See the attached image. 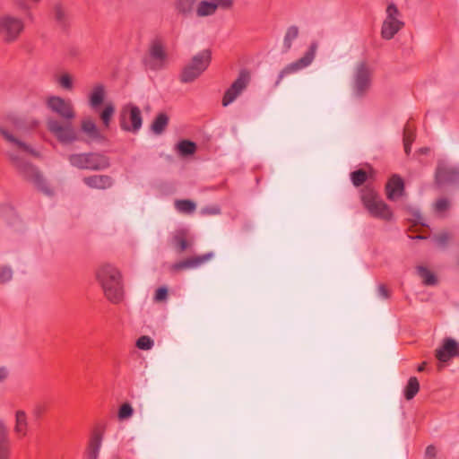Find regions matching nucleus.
<instances>
[{
	"label": "nucleus",
	"mask_w": 459,
	"mask_h": 459,
	"mask_svg": "<svg viewBox=\"0 0 459 459\" xmlns=\"http://www.w3.org/2000/svg\"><path fill=\"white\" fill-rule=\"evenodd\" d=\"M96 277L101 285L106 298L112 303L122 301L124 296L122 276L112 264H103L96 272Z\"/></svg>",
	"instance_id": "f257e3e1"
},
{
	"label": "nucleus",
	"mask_w": 459,
	"mask_h": 459,
	"mask_svg": "<svg viewBox=\"0 0 459 459\" xmlns=\"http://www.w3.org/2000/svg\"><path fill=\"white\" fill-rule=\"evenodd\" d=\"M361 201L371 216L384 221H390L393 218L391 208L374 189L368 186L363 188Z\"/></svg>",
	"instance_id": "f03ea898"
},
{
	"label": "nucleus",
	"mask_w": 459,
	"mask_h": 459,
	"mask_svg": "<svg viewBox=\"0 0 459 459\" xmlns=\"http://www.w3.org/2000/svg\"><path fill=\"white\" fill-rule=\"evenodd\" d=\"M68 160L74 167L79 169L104 170L110 167V160L100 152L75 153L68 157Z\"/></svg>",
	"instance_id": "7ed1b4c3"
},
{
	"label": "nucleus",
	"mask_w": 459,
	"mask_h": 459,
	"mask_svg": "<svg viewBox=\"0 0 459 459\" xmlns=\"http://www.w3.org/2000/svg\"><path fill=\"white\" fill-rule=\"evenodd\" d=\"M169 56L161 39L155 38L151 40L147 53L143 57V64L146 69L160 71L166 68Z\"/></svg>",
	"instance_id": "20e7f679"
},
{
	"label": "nucleus",
	"mask_w": 459,
	"mask_h": 459,
	"mask_svg": "<svg viewBox=\"0 0 459 459\" xmlns=\"http://www.w3.org/2000/svg\"><path fill=\"white\" fill-rule=\"evenodd\" d=\"M210 62L211 51L208 49H204L194 56L192 61L183 68L180 81L184 83L195 81L207 69Z\"/></svg>",
	"instance_id": "39448f33"
},
{
	"label": "nucleus",
	"mask_w": 459,
	"mask_h": 459,
	"mask_svg": "<svg viewBox=\"0 0 459 459\" xmlns=\"http://www.w3.org/2000/svg\"><path fill=\"white\" fill-rule=\"evenodd\" d=\"M13 161L18 172L26 180L32 182L44 194L48 195L52 194V190L48 187L46 179L36 166L19 158H13Z\"/></svg>",
	"instance_id": "423d86ee"
},
{
	"label": "nucleus",
	"mask_w": 459,
	"mask_h": 459,
	"mask_svg": "<svg viewBox=\"0 0 459 459\" xmlns=\"http://www.w3.org/2000/svg\"><path fill=\"white\" fill-rule=\"evenodd\" d=\"M24 28V21L20 17L11 13H4L0 16V36L6 43L17 40Z\"/></svg>",
	"instance_id": "0eeeda50"
},
{
	"label": "nucleus",
	"mask_w": 459,
	"mask_h": 459,
	"mask_svg": "<svg viewBox=\"0 0 459 459\" xmlns=\"http://www.w3.org/2000/svg\"><path fill=\"white\" fill-rule=\"evenodd\" d=\"M400 15L401 13L394 3L387 5L386 17L381 28V37L384 39H392L404 27V22L399 19Z\"/></svg>",
	"instance_id": "6e6552de"
},
{
	"label": "nucleus",
	"mask_w": 459,
	"mask_h": 459,
	"mask_svg": "<svg viewBox=\"0 0 459 459\" xmlns=\"http://www.w3.org/2000/svg\"><path fill=\"white\" fill-rule=\"evenodd\" d=\"M119 124L120 127L124 131L133 133L138 132L143 124L140 108L133 104H128L123 107L119 114Z\"/></svg>",
	"instance_id": "1a4fd4ad"
},
{
	"label": "nucleus",
	"mask_w": 459,
	"mask_h": 459,
	"mask_svg": "<svg viewBox=\"0 0 459 459\" xmlns=\"http://www.w3.org/2000/svg\"><path fill=\"white\" fill-rule=\"evenodd\" d=\"M317 49V43L312 42L308 48V49L306 51L304 56L300 57L299 59L296 60L295 62H292L289 65H287L280 73L278 75V78L275 82V86H278L281 80L292 74H295L306 67H307L314 60L316 52Z\"/></svg>",
	"instance_id": "9d476101"
},
{
	"label": "nucleus",
	"mask_w": 459,
	"mask_h": 459,
	"mask_svg": "<svg viewBox=\"0 0 459 459\" xmlns=\"http://www.w3.org/2000/svg\"><path fill=\"white\" fill-rule=\"evenodd\" d=\"M47 127L62 143H71L77 140V135L71 121L63 120V122H60L56 118H48Z\"/></svg>",
	"instance_id": "9b49d317"
},
{
	"label": "nucleus",
	"mask_w": 459,
	"mask_h": 459,
	"mask_svg": "<svg viewBox=\"0 0 459 459\" xmlns=\"http://www.w3.org/2000/svg\"><path fill=\"white\" fill-rule=\"evenodd\" d=\"M251 80L249 71L243 69L239 72L238 78L232 82L230 88L225 91L221 104L223 107L232 103L248 86Z\"/></svg>",
	"instance_id": "f8f14e48"
},
{
	"label": "nucleus",
	"mask_w": 459,
	"mask_h": 459,
	"mask_svg": "<svg viewBox=\"0 0 459 459\" xmlns=\"http://www.w3.org/2000/svg\"><path fill=\"white\" fill-rule=\"evenodd\" d=\"M47 106L65 121H72L75 117L74 106L70 100L51 96L47 100Z\"/></svg>",
	"instance_id": "ddd939ff"
},
{
	"label": "nucleus",
	"mask_w": 459,
	"mask_h": 459,
	"mask_svg": "<svg viewBox=\"0 0 459 459\" xmlns=\"http://www.w3.org/2000/svg\"><path fill=\"white\" fill-rule=\"evenodd\" d=\"M233 0H204L198 2L195 12L198 17L210 16L215 13L217 9H230Z\"/></svg>",
	"instance_id": "4468645a"
},
{
	"label": "nucleus",
	"mask_w": 459,
	"mask_h": 459,
	"mask_svg": "<svg viewBox=\"0 0 459 459\" xmlns=\"http://www.w3.org/2000/svg\"><path fill=\"white\" fill-rule=\"evenodd\" d=\"M370 86V71L366 63L357 66L354 76V91L357 96H362Z\"/></svg>",
	"instance_id": "2eb2a0df"
},
{
	"label": "nucleus",
	"mask_w": 459,
	"mask_h": 459,
	"mask_svg": "<svg viewBox=\"0 0 459 459\" xmlns=\"http://www.w3.org/2000/svg\"><path fill=\"white\" fill-rule=\"evenodd\" d=\"M435 356L441 363L449 361L452 358L459 356V343L450 337L445 338L442 345L436 350Z\"/></svg>",
	"instance_id": "dca6fc26"
},
{
	"label": "nucleus",
	"mask_w": 459,
	"mask_h": 459,
	"mask_svg": "<svg viewBox=\"0 0 459 459\" xmlns=\"http://www.w3.org/2000/svg\"><path fill=\"white\" fill-rule=\"evenodd\" d=\"M214 254L212 252H208L202 255H196L193 257H188L182 261L177 262L173 264L170 267L171 271L179 272L183 270L196 268L209 261L213 257Z\"/></svg>",
	"instance_id": "f3484780"
},
{
	"label": "nucleus",
	"mask_w": 459,
	"mask_h": 459,
	"mask_svg": "<svg viewBox=\"0 0 459 459\" xmlns=\"http://www.w3.org/2000/svg\"><path fill=\"white\" fill-rule=\"evenodd\" d=\"M82 182L90 188L106 190L114 185V179L108 175H91L84 177Z\"/></svg>",
	"instance_id": "a211bd4d"
},
{
	"label": "nucleus",
	"mask_w": 459,
	"mask_h": 459,
	"mask_svg": "<svg viewBox=\"0 0 459 459\" xmlns=\"http://www.w3.org/2000/svg\"><path fill=\"white\" fill-rule=\"evenodd\" d=\"M404 191V183L399 175H393L385 185V193L389 200L394 201L402 196Z\"/></svg>",
	"instance_id": "6ab92c4d"
},
{
	"label": "nucleus",
	"mask_w": 459,
	"mask_h": 459,
	"mask_svg": "<svg viewBox=\"0 0 459 459\" xmlns=\"http://www.w3.org/2000/svg\"><path fill=\"white\" fill-rule=\"evenodd\" d=\"M51 16L56 26L60 29L65 30L69 26V14L65 7L60 2H56L53 4Z\"/></svg>",
	"instance_id": "aec40b11"
},
{
	"label": "nucleus",
	"mask_w": 459,
	"mask_h": 459,
	"mask_svg": "<svg viewBox=\"0 0 459 459\" xmlns=\"http://www.w3.org/2000/svg\"><path fill=\"white\" fill-rule=\"evenodd\" d=\"M11 442L9 439L8 429L4 422L0 420V459H10Z\"/></svg>",
	"instance_id": "412c9836"
},
{
	"label": "nucleus",
	"mask_w": 459,
	"mask_h": 459,
	"mask_svg": "<svg viewBox=\"0 0 459 459\" xmlns=\"http://www.w3.org/2000/svg\"><path fill=\"white\" fill-rule=\"evenodd\" d=\"M102 443V435L99 431H94L91 436L87 446V459H98Z\"/></svg>",
	"instance_id": "4be33fe9"
},
{
	"label": "nucleus",
	"mask_w": 459,
	"mask_h": 459,
	"mask_svg": "<svg viewBox=\"0 0 459 459\" xmlns=\"http://www.w3.org/2000/svg\"><path fill=\"white\" fill-rule=\"evenodd\" d=\"M458 174L455 170L446 167H438L436 171V183L438 186L452 183L456 180Z\"/></svg>",
	"instance_id": "5701e85b"
},
{
	"label": "nucleus",
	"mask_w": 459,
	"mask_h": 459,
	"mask_svg": "<svg viewBox=\"0 0 459 459\" xmlns=\"http://www.w3.org/2000/svg\"><path fill=\"white\" fill-rule=\"evenodd\" d=\"M171 244L178 253H183L192 245V243L188 241L185 230L177 231L171 238Z\"/></svg>",
	"instance_id": "b1692460"
},
{
	"label": "nucleus",
	"mask_w": 459,
	"mask_h": 459,
	"mask_svg": "<svg viewBox=\"0 0 459 459\" xmlns=\"http://www.w3.org/2000/svg\"><path fill=\"white\" fill-rule=\"evenodd\" d=\"M197 4L198 0H176L174 6L178 13L187 17L193 13Z\"/></svg>",
	"instance_id": "393cba45"
},
{
	"label": "nucleus",
	"mask_w": 459,
	"mask_h": 459,
	"mask_svg": "<svg viewBox=\"0 0 459 459\" xmlns=\"http://www.w3.org/2000/svg\"><path fill=\"white\" fill-rule=\"evenodd\" d=\"M82 130L92 140L101 142L105 139L91 119L82 120Z\"/></svg>",
	"instance_id": "a878e982"
},
{
	"label": "nucleus",
	"mask_w": 459,
	"mask_h": 459,
	"mask_svg": "<svg viewBox=\"0 0 459 459\" xmlns=\"http://www.w3.org/2000/svg\"><path fill=\"white\" fill-rule=\"evenodd\" d=\"M105 98V87L103 84H97L93 87L90 97L89 101L90 105L92 108H99L104 101Z\"/></svg>",
	"instance_id": "bb28decb"
},
{
	"label": "nucleus",
	"mask_w": 459,
	"mask_h": 459,
	"mask_svg": "<svg viewBox=\"0 0 459 459\" xmlns=\"http://www.w3.org/2000/svg\"><path fill=\"white\" fill-rule=\"evenodd\" d=\"M169 117L167 114L159 113L151 125V129L155 134H161L169 125Z\"/></svg>",
	"instance_id": "cd10ccee"
},
{
	"label": "nucleus",
	"mask_w": 459,
	"mask_h": 459,
	"mask_svg": "<svg viewBox=\"0 0 459 459\" xmlns=\"http://www.w3.org/2000/svg\"><path fill=\"white\" fill-rule=\"evenodd\" d=\"M1 134L4 136V138L8 141L9 143H12L15 144L18 148L23 150L24 152H27L34 156H38V152H35L33 149H31L29 145H27L25 143L18 140L15 138L12 134H10L6 129L1 128L0 129Z\"/></svg>",
	"instance_id": "c85d7f7f"
},
{
	"label": "nucleus",
	"mask_w": 459,
	"mask_h": 459,
	"mask_svg": "<svg viewBox=\"0 0 459 459\" xmlns=\"http://www.w3.org/2000/svg\"><path fill=\"white\" fill-rule=\"evenodd\" d=\"M28 421L27 415L23 411H17L15 414L14 431L24 437L27 435Z\"/></svg>",
	"instance_id": "c756f323"
},
{
	"label": "nucleus",
	"mask_w": 459,
	"mask_h": 459,
	"mask_svg": "<svg viewBox=\"0 0 459 459\" xmlns=\"http://www.w3.org/2000/svg\"><path fill=\"white\" fill-rule=\"evenodd\" d=\"M418 275L422 279V282L426 286H434L437 283L436 275L427 267L419 265L416 268Z\"/></svg>",
	"instance_id": "7c9ffc66"
},
{
	"label": "nucleus",
	"mask_w": 459,
	"mask_h": 459,
	"mask_svg": "<svg viewBox=\"0 0 459 459\" xmlns=\"http://www.w3.org/2000/svg\"><path fill=\"white\" fill-rule=\"evenodd\" d=\"M299 30L296 25H291L287 29L283 39V48L285 52L291 48L292 42L299 37Z\"/></svg>",
	"instance_id": "2f4dec72"
},
{
	"label": "nucleus",
	"mask_w": 459,
	"mask_h": 459,
	"mask_svg": "<svg viewBox=\"0 0 459 459\" xmlns=\"http://www.w3.org/2000/svg\"><path fill=\"white\" fill-rule=\"evenodd\" d=\"M175 208L181 213L191 214L196 209L195 202L188 199H180L175 201Z\"/></svg>",
	"instance_id": "473e14b6"
},
{
	"label": "nucleus",
	"mask_w": 459,
	"mask_h": 459,
	"mask_svg": "<svg viewBox=\"0 0 459 459\" xmlns=\"http://www.w3.org/2000/svg\"><path fill=\"white\" fill-rule=\"evenodd\" d=\"M420 390V383L415 377H411L404 389V396L407 400H411Z\"/></svg>",
	"instance_id": "72a5a7b5"
},
{
	"label": "nucleus",
	"mask_w": 459,
	"mask_h": 459,
	"mask_svg": "<svg viewBox=\"0 0 459 459\" xmlns=\"http://www.w3.org/2000/svg\"><path fill=\"white\" fill-rule=\"evenodd\" d=\"M178 150L183 156H187L195 153L196 144L189 140H182L178 143Z\"/></svg>",
	"instance_id": "f704fd0d"
},
{
	"label": "nucleus",
	"mask_w": 459,
	"mask_h": 459,
	"mask_svg": "<svg viewBox=\"0 0 459 459\" xmlns=\"http://www.w3.org/2000/svg\"><path fill=\"white\" fill-rule=\"evenodd\" d=\"M115 113V107L112 103L106 104L104 109L100 113V119L106 127L109 126L110 120Z\"/></svg>",
	"instance_id": "c9c22d12"
},
{
	"label": "nucleus",
	"mask_w": 459,
	"mask_h": 459,
	"mask_svg": "<svg viewBox=\"0 0 459 459\" xmlns=\"http://www.w3.org/2000/svg\"><path fill=\"white\" fill-rule=\"evenodd\" d=\"M351 179L355 186H360L367 181L368 173L363 169H357L351 173Z\"/></svg>",
	"instance_id": "e433bc0d"
},
{
	"label": "nucleus",
	"mask_w": 459,
	"mask_h": 459,
	"mask_svg": "<svg viewBox=\"0 0 459 459\" xmlns=\"http://www.w3.org/2000/svg\"><path fill=\"white\" fill-rule=\"evenodd\" d=\"M133 413L134 409L132 405L128 403H125L119 407L117 417L120 420H124L130 418Z\"/></svg>",
	"instance_id": "4c0bfd02"
},
{
	"label": "nucleus",
	"mask_w": 459,
	"mask_h": 459,
	"mask_svg": "<svg viewBox=\"0 0 459 459\" xmlns=\"http://www.w3.org/2000/svg\"><path fill=\"white\" fill-rule=\"evenodd\" d=\"M153 344V340L147 335H143L136 341V347L143 351H148L152 349Z\"/></svg>",
	"instance_id": "58836bf2"
},
{
	"label": "nucleus",
	"mask_w": 459,
	"mask_h": 459,
	"mask_svg": "<svg viewBox=\"0 0 459 459\" xmlns=\"http://www.w3.org/2000/svg\"><path fill=\"white\" fill-rule=\"evenodd\" d=\"M450 238L451 236L448 232H441L433 237V240L435 241L437 246L440 247H445L448 244Z\"/></svg>",
	"instance_id": "ea45409f"
},
{
	"label": "nucleus",
	"mask_w": 459,
	"mask_h": 459,
	"mask_svg": "<svg viewBox=\"0 0 459 459\" xmlns=\"http://www.w3.org/2000/svg\"><path fill=\"white\" fill-rule=\"evenodd\" d=\"M58 83L62 88L71 91L74 87L72 76L69 74H62L58 79Z\"/></svg>",
	"instance_id": "a19ab883"
},
{
	"label": "nucleus",
	"mask_w": 459,
	"mask_h": 459,
	"mask_svg": "<svg viewBox=\"0 0 459 459\" xmlns=\"http://www.w3.org/2000/svg\"><path fill=\"white\" fill-rule=\"evenodd\" d=\"M13 277V271L10 267L4 266L0 270V281L2 283L9 281Z\"/></svg>",
	"instance_id": "79ce46f5"
},
{
	"label": "nucleus",
	"mask_w": 459,
	"mask_h": 459,
	"mask_svg": "<svg viewBox=\"0 0 459 459\" xmlns=\"http://www.w3.org/2000/svg\"><path fill=\"white\" fill-rule=\"evenodd\" d=\"M449 208V202L446 198L438 199L435 204V209L438 212H443Z\"/></svg>",
	"instance_id": "37998d69"
},
{
	"label": "nucleus",
	"mask_w": 459,
	"mask_h": 459,
	"mask_svg": "<svg viewBox=\"0 0 459 459\" xmlns=\"http://www.w3.org/2000/svg\"><path fill=\"white\" fill-rule=\"evenodd\" d=\"M168 297V289L166 287H160L157 289L154 296L155 301L160 302L166 300Z\"/></svg>",
	"instance_id": "c03bdc74"
},
{
	"label": "nucleus",
	"mask_w": 459,
	"mask_h": 459,
	"mask_svg": "<svg viewBox=\"0 0 459 459\" xmlns=\"http://www.w3.org/2000/svg\"><path fill=\"white\" fill-rule=\"evenodd\" d=\"M414 139H415L414 132L410 127L409 124H407L403 129V142L407 143V140H409V142L412 143Z\"/></svg>",
	"instance_id": "a18cd8bd"
},
{
	"label": "nucleus",
	"mask_w": 459,
	"mask_h": 459,
	"mask_svg": "<svg viewBox=\"0 0 459 459\" xmlns=\"http://www.w3.org/2000/svg\"><path fill=\"white\" fill-rule=\"evenodd\" d=\"M437 455V449L433 445H429L427 446L425 451V458L426 459H434Z\"/></svg>",
	"instance_id": "49530a36"
},
{
	"label": "nucleus",
	"mask_w": 459,
	"mask_h": 459,
	"mask_svg": "<svg viewBox=\"0 0 459 459\" xmlns=\"http://www.w3.org/2000/svg\"><path fill=\"white\" fill-rule=\"evenodd\" d=\"M44 412H45V407L41 404H37L32 411L33 415L37 419H39L43 415Z\"/></svg>",
	"instance_id": "de8ad7c7"
},
{
	"label": "nucleus",
	"mask_w": 459,
	"mask_h": 459,
	"mask_svg": "<svg viewBox=\"0 0 459 459\" xmlns=\"http://www.w3.org/2000/svg\"><path fill=\"white\" fill-rule=\"evenodd\" d=\"M378 295L384 299H388L390 294L386 287L383 284L379 285L377 288Z\"/></svg>",
	"instance_id": "09e8293b"
},
{
	"label": "nucleus",
	"mask_w": 459,
	"mask_h": 459,
	"mask_svg": "<svg viewBox=\"0 0 459 459\" xmlns=\"http://www.w3.org/2000/svg\"><path fill=\"white\" fill-rule=\"evenodd\" d=\"M8 377V370L2 367L0 368V382H3L4 380H5Z\"/></svg>",
	"instance_id": "8fccbe9b"
},
{
	"label": "nucleus",
	"mask_w": 459,
	"mask_h": 459,
	"mask_svg": "<svg viewBox=\"0 0 459 459\" xmlns=\"http://www.w3.org/2000/svg\"><path fill=\"white\" fill-rule=\"evenodd\" d=\"M403 145H404V152H405V153L407 155H409L410 152H411V143H410L409 140H407V143L403 142Z\"/></svg>",
	"instance_id": "3c124183"
},
{
	"label": "nucleus",
	"mask_w": 459,
	"mask_h": 459,
	"mask_svg": "<svg viewBox=\"0 0 459 459\" xmlns=\"http://www.w3.org/2000/svg\"><path fill=\"white\" fill-rule=\"evenodd\" d=\"M18 6L21 9H24V10H28L29 9V5L24 1L19 2Z\"/></svg>",
	"instance_id": "603ef678"
},
{
	"label": "nucleus",
	"mask_w": 459,
	"mask_h": 459,
	"mask_svg": "<svg viewBox=\"0 0 459 459\" xmlns=\"http://www.w3.org/2000/svg\"><path fill=\"white\" fill-rule=\"evenodd\" d=\"M426 364H427L426 362H422L420 365H419V367H418V371H419V372H422V371H424V370H425Z\"/></svg>",
	"instance_id": "864d4df0"
},
{
	"label": "nucleus",
	"mask_w": 459,
	"mask_h": 459,
	"mask_svg": "<svg viewBox=\"0 0 459 459\" xmlns=\"http://www.w3.org/2000/svg\"><path fill=\"white\" fill-rule=\"evenodd\" d=\"M429 149L427 147L420 149V152L422 154H427L429 152Z\"/></svg>",
	"instance_id": "5fc2aeb1"
},
{
	"label": "nucleus",
	"mask_w": 459,
	"mask_h": 459,
	"mask_svg": "<svg viewBox=\"0 0 459 459\" xmlns=\"http://www.w3.org/2000/svg\"><path fill=\"white\" fill-rule=\"evenodd\" d=\"M209 212L212 214H217L220 212V210L218 208H212Z\"/></svg>",
	"instance_id": "6e6d98bb"
},
{
	"label": "nucleus",
	"mask_w": 459,
	"mask_h": 459,
	"mask_svg": "<svg viewBox=\"0 0 459 459\" xmlns=\"http://www.w3.org/2000/svg\"><path fill=\"white\" fill-rule=\"evenodd\" d=\"M415 238L422 239V238H424V237H422V236H420V235H418V236H416V237H415Z\"/></svg>",
	"instance_id": "4d7b16f0"
},
{
	"label": "nucleus",
	"mask_w": 459,
	"mask_h": 459,
	"mask_svg": "<svg viewBox=\"0 0 459 459\" xmlns=\"http://www.w3.org/2000/svg\"><path fill=\"white\" fill-rule=\"evenodd\" d=\"M31 1H32V2H34V3H39V2H40L41 0H31Z\"/></svg>",
	"instance_id": "13d9d810"
},
{
	"label": "nucleus",
	"mask_w": 459,
	"mask_h": 459,
	"mask_svg": "<svg viewBox=\"0 0 459 459\" xmlns=\"http://www.w3.org/2000/svg\"><path fill=\"white\" fill-rule=\"evenodd\" d=\"M442 365H438V370H441L442 369Z\"/></svg>",
	"instance_id": "bf43d9fd"
},
{
	"label": "nucleus",
	"mask_w": 459,
	"mask_h": 459,
	"mask_svg": "<svg viewBox=\"0 0 459 459\" xmlns=\"http://www.w3.org/2000/svg\"><path fill=\"white\" fill-rule=\"evenodd\" d=\"M417 218H418V220H420V213H417Z\"/></svg>",
	"instance_id": "052dcab7"
}]
</instances>
